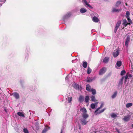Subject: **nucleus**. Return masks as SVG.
Returning <instances> with one entry per match:
<instances>
[{"label":"nucleus","mask_w":133,"mask_h":133,"mask_svg":"<svg viewBox=\"0 0 133 133\" xmlns=\"http://www.w3.org/2000/svg\"><path fill=\"white\" fill-rule=\"evenodd\" d=\"M89 117V115L87 114H82V118L80 119V122L82 125H85L88 123V121L87 119Z\"/></svg>","instance_id":"1"},{"label":"nucleus","mask_w":133,"mask_h":133,"mask_svg":"<svg viewBox=\"0 0 133 133\" xmlns=\"http://www.w3.org/2000/svg\"><path fill=\"white\" fill-rule=\"evenodd\" d=\"M119 50L116 49L114 50L113 53V56L115 58L117 57L119 54Z\"/></svg>","instance_id":"2"},{"label":"nucleus","mask_w":133,"mask_h":133,"mask_svg":"<svg viewBox=\"0 0 133 133\" xmlns=\"http://www.w3.org/2000/svg\"><path fill=\"white\" fill-rule=\"evenodd\" d=\"M130 37L129 36H128L127 37V38L126 39V41L125 42V45L127 47L128 46L129 43L130 41Z\"/></svg>","instance_id":"3"},{"label":"nucleus","mask_w":133,"mask_h":133,"mask_svg":"<svg viewBox=\"0 0 133 133\" xmlns=\"http://www.w3.org/2000/svg\"><path fill=\"white\" fill-rule=\"evenodd\" d=\"M106 68L105 67H103L99 71V75H101L104 74L105 72Z\"/></svg>","instance_id":"4"},{"label":"nucleus","mask_w":133,"mask_h":133,"mask_svg":"<svg viewBox=\"0 0 133 133\" xmlns=\"http://www.w3.org/2000/svg\"><path fill=\"white\" fill-rule=\"evenodd\" d=\"M91 100L94 102H96L95 104H97L98 103V102H97V100H96L95 98V96L92 95L91 96Z\"/></svg>","instance_id":"5"},{"label":"nucleus","mask_w":133,"mask_h":133,"mask_svg":"<svg viewBox=\"0 0 133 133\" xmlns=\"http://www.w3.org/2000/svg\"><path fill=\"white\" fill-rule=\"evenodd\" d=\"M12 95L16 99H18L19 98V94L18 93L16 92H14L12 94Z\"/></svg>","instance_id":"6"},{"label":"nucleus","mask_w":133,"mask_h":133,"mask_svg":"<svg viewBox=\"0 0 133 133\" xmlns=\"http://www.w3.org/2000/svg\"><path fill=\"white\" fill-rule=\"evenodd\" d=\"M109 58L108 57H105L103 60V62L104 63H107L108 62Z\"/></svg>","instance_id":"7"},{"label":"nucleus","mask_w":133,"mask_h":133,"mask_svg":"<svg viewBox=\"0 0 133 133\" xmlns=\"http://www.w3.org/2000/svg\"><path fill=\"white\" fill-rule=\"evenodd\" d=\"M80 110L82 112H83V114H87L86 113L87 112V110L84 107L83 108H81Z\"/></svg>","instance_id":"8"},{"label":"nucleus","mask_w":133,"mask_h":133,"mask_svg":"<svg viewBox=\"0 0 133 133\" xmlns=\"http://www.w3.org/2000/svg\"><path fill=\"white\" fill-rule=\"evenodd\" d=\"M121 10V9H117L116 8H112V12H119V11H120Z\"/></svg>","instance_id":"9"},{"label":"nucleus","mask_w":133,"mask_h":133,"mask_svg":"<svg viewBox=\"0 0 133 133\" xmlns=\"http://www.w3.org/2000/svg\"><path fill=\"white\" fill-rule=\"evenodd\" d=\"M84 97L82 95H80L79 98L78 100L80 102H82L84 100Z\"/></svg>","instance_id":"10"},{"label":"nucleus","mask_w":133,"mask_h":133,"mask_svg":"<svg viewBox=\"0 0 133 133\" xmlns=\"http://www.w3.org/2000/svg\"><path fill=\"white\" fill-rule=\"evenodd\" d=\"M130 119L129 116H125L123 118V120L127 122Z\"/></svg>","instance_id":"11"},{"label":"nucleus","mask_w":133,"mask_h":133,"mask_svg":"<svg viewBox=\"0 0 133 133\" xmlns=\"http://www.w3.org/2000/svg\"><path fill=\"white\" fill-rule=\"evenodd\" d=\"M93 21L95 22H97L99 21V19L96 16H94L92 18Z\"/></svg>","instance_id":"12"},{"label":"nucleus","mask_w":133,"mask_h":133,"mask_svg":"<svg viewBox=\"0 0 133 133\" xmlns=\"http://www.w3.org/2000/svg\"><path fill=\"white\" fill-rule=\"evenodd\" d=\"M105 110V108H104V109H102V110L101 111H99V110H98L97 112H94V113H95L96 114V115H97L98 114H100V113H102V112H103Z\"/></svg>","instance_id":"13"},{"label":"nucleus","mask_w":133,"mask_h":133,"mask_svg":"<svg viewBox=\"0 0 133 133\" xmlns=\"http://www.w3.org/2000/svg\"><path fill=\"white\" fill-rule=\"evenodd\" d=\"M83 2L84 3H85L86 5H87L90 8H92V6H91L88 3L87 1H83Z\"/></svg>","instance_id":"14"},{"label":"nucleus","mask_w":133,"mask_h":133,"mask_svg":"<svg viewBox=\"0 0 133 133\" xmlns=\"http://www.w3.org/2000/svg\"><path fill=\"white\" fill-rule=\"evenodd\" d=\"M128 76H129L130 77H131V75L128 72L127 73L126 75L125 76V82H126L127 81V80L128 79Z\"/></svg>","instance_id":"15"},{"label":"nucleus","mask_w":133,"mask_h":133,"mask_svg":"<svg viewBox=\"0 0 133 133\" xmlns=\"http://www.w3.org/2000/svg\"><path fill=\"white\" fill-rule=\"evenodd\" d=\"M123 23L122 24L124 26V27H126L127 25V21L126 19H124L123 20Z\"/></svg>","instance_id":"16"},{"label":"nucleus","mask_w":133,"mask_h":133,"mask_svg":"<svg viewBox=\"0 0 133 133\" xmlns=\"http://www.w3.org/2000/svg\"><path fill=\"white\" fill-rule=\"evenodd\" d=\"M86 90L88 91H91V90L90 89V86L89 84L87 85L86 86Z\"/></svg>","instance_id":"17"},{"label":"nucleus","mask_w":133,"mask_h":133,"mask_svg":"<svg viewBox=\"0 0 133 133\" xmlns=\"http://www.w3.org/2000/svg\"><path fill=\"white\" fill-rule=\"evenodd\" d=\"M87 63L85 61H83L82 64L84 68H86L87 67Z\"/></svg>","instance_id":"18"},{"label":"nucleus","mask_w":133,"mask_h":133,"mask_svg":"<svg viewBox=\"0 0 133 133\" xmlns=\"http://www.w3.org/2000/svg\"><path fill=\"white\" fill-rule=\"evenodd\" d=\"M87 10L86 9L84 8H82L80 10V12L81 13H84L87 11Z\"/></svg>","instance_id":"19"},{"label":"nucleus","mask_w":133,"mask_h":133,"mask_svg":"<svg viewBox=\"0 0 133 133\" xmlns=\"http://www.w3.org/2000/svg\"><path fill=\"white\" fill-rule=\"evenodd\" d=\"M117 91H116L114 92L113 94L111 96L112 98H115L116 97L117 95Z\"/></svg>","instance_id":"20"},{"label":"nucleus","mask_w":133,"mask_h":133,"mask_svg":"<svg viewBox=\"0 0 133 133\" xmlns=\"http://www.w3.org/2000/svg\"><path fill=\"white\" fill-rule=\"evenodd\" d=\"M121 23V21H118L117 22V23L116 25L115 26L119 28L120 25Z\"/></svg>","instance_id":"21"},{"label":"nucleus","mask_w":133,"mask_h":133,"mask_svg":"<svg viewBox=\"0 0 133 133\" xmlns=\"http://www.w3.org/2000/svg\"><path fill=\"white\" fill-rule=\"evenodd\" d=\"M116 65L118 67L122 65L121 62L119 61H117L116 63Z\"/></svg>","instance_id":"22"},{"label":"nucleus","mask_w":133,"mask_h":133,"mask_svg":"<svg viewBox=\"0 0 133 133\" xmlns=\"http://www.w3.org/2000/svg\"><path fill=\"white\" fill-rule=\"evenodd\" d=\"M103 104H101L100 106V107L98 108L95 111V112H97V111H98L102 107H103Z\"/></svg>","instance_id":"23"},{"label":"nucleus","mask_w":133,"mask_h":133,"mask_svg":"<svg viewBox=\"0 0 133 133\" xmlns=\"http://www.w3.org/2000/svg\"><path fill=\"white\" fill-rule=\"evenodd\" d=\"M91 91L92 92V94L93 95H94L96 93V90L95 89H91Z\"/></svg>","instance_id":"24"},{"label":"nucleus","mask_w":133,"mask_h":133,"mask_svg":"<svg viewBox=\"0 0 133 133\" xmlns=\"http://www.w3.org/2000/svg\"><path fill=\"white\" fill-rule=\"evenodd\" d=\"M132 105V103H127L126 105V107L127 108H129Z\"/></svg>","instance_id":"25"},{"label":"nucleus","mask_w":133,"mask_h":133,"mask_svg":"<svg viewBox=\"0 0 133 133\" xmlns=\"http://www.w3.org/2000/svg\"><path fill=\"white\" fill-rule=\"evenodd\" d=\"M130 15V13L128 11H127L126 12V17L127 18H128L130 17L129 15Z\"/></svg>","instance_id":"26"},{"label":"nucleus","mask_w":133,"mask_h":133,"mask_svg":"<svg viewBox=\"0 0 133 133\" xmlns=\"http://www.w3.org/2000/svg\"><path fill=\"white\" fill-rule=\"evenodd\" d=\"M17 115L20 116L24 117V115L22 114V113L21 112H18L17 113Z\"/></svg>","instance_id":"27"},{"label":"nucleus","mask_w":133,"mask_h":133,"mask_svg":"<svg viewBox=\"0 0 133 133\" xmlns=\"http://www.w3.org/2000/svg\"><path fill=\"white\" fill-rule=\"evenodd\" d=\"M85 101L86 103H87L89 101V96H85Z\"/></svg>","instance_id":"28"},{"label":"nucleus","mask_w":133,"mask_h":133,"mask_svg":"<svg viewBox=\"0 0 133 133\" xmlns=\"http://www.w3.org/2000/svg\"><path fill=\"white\" fill-rule=\"evenodd\" d=\"M91 69L89 67V66L88 67L87 69V73L88 74H90L91 73Z\"/></svg>","instance_id":"29"},{"label":"nucleus","mask_w":133,"mask_h":133,"mask_svg":"<svg viewBox=\"0 0 133 133\" xmlns=\"http://www.w3.org/2000/svg\"><path fill=\"white\" fill-rule=\"evenodd\" d=\"M90 106L91 108L92 109H94L95 108V105L94 103L91 104Z\"/></svg>","instance_id":"30"},{"label":"nucleus","mask_w":133,"mask_h":133,"mask_svg":"<svg viewBox=\"0 0 133 133\" xmlns=\"http://www.w3.org/2000/svg\"><path fill=\"white\" fill-rule=\"evenodd\" d=\"M121 3V2L120 1H117V2L116 3V7H118Z\"/></svg>","instance_id":"31"},{"label":"nucleus","mask_w":133,"mask_h":133,"mask_svg":"<svg viewBox=\"0 0 133 133\" xmlns=\"http://www.w3.org/2000/svg\"><path fill=\"white\" fill-rule=\"evenodd\" d=\"M111 117L112 118H115L117 117V116L116 114L113 113L111 115Z\"/></svg>","instance_id":"32"},{"label":"nucleus","mask_w":133,"mask_h":133,"mask_svg":"<svg viewBox=\"0 0 133 133\" xmlns=\"http://www.w3.org/2000/svg\"><path fill=\"white\" fill-rule=\"evenodd\" d=\"M72 100V97H68V100L69 103H70Z\"/></svg>","instance_id":"33"},{"label":"nucleus","mask_w":133,"mask_h":133,"mask_svg":"<svg viewBox=\"0 0 133 133\" xmlns=\"http://www.w3.org/2000/svg\"><path fill=\"white\" fill-rule=\"evenodd\" d=\"M126 73L125 71V70H123L121 71V75H123Z\"/></svg>","instance_id":"34"},{"label":"nucleus","mask_w":133,"mask_h":133,"mask_svg":"<svg viewBox=\"0 0 133 133\" xmlns=\"http://www.w3.org/2000/svg\"><path fill=\"white\" fill-rule=\"evenodd\" d=\"M23 131L25 133H29L28 130L26 128H24L23 129Z\"/></svg>","instance_id":"35"},{"label":"nucleus","mask_w":133,"mask_h":133,"mask_svg":"<svg viewBox=\"0 0 133 133\" xmlns=\"http://www.w3.org/2000/svg\"><path fill=\"white\" fill-rule=\"evenodd\" d=\"M47 129L45 128L42 130V133H45V132L47 131Z\"/></svg>","instance_id":"36"},{"label":"nucleus","mask_w":133,"mask_h":133,"mask_svg":"<svg viewBox=\"0 0 133 133\" xmlns=\"http://www.w3.org/2000/svg\"><path fill=\"white\" fill-rule=\"evenodd\" d=\"M118 28V27L115 26L114 30V32L115 33H116Z\"/></svg>","instance_id":"37"},{"label":"nucleus","mask_w":133,"mask_h":133,"mask_svg":"<svg viewBox=\"0 0 133 133\" xmlns=\"http://www.w3.org/2000/svg\"><path fill=\"white\" fill-rule=\"evenodd\" d=\"M92 79L91 78H90L89 79H87L86 81L87 82H92Z\"/></svg>","instance_id":"38"},{"label":"nucleus","mask_w":133,"mask_h":133,"mask_svg":"<svg viewBox=\"0 0 133 133\" xmlns=\"http://www.w3.org/2000/svg\"><path fill=\"white\" fill-rule=\"evenodd\" d=\"M129 22H131V23H132V22L131 21V20L130 19V18H127Z\"/></svg>","instance_id":"39"},{"label":"nucleus","mask_w":133,"mask_h":133,"mask_svg":"<svg viewBox=\"0 0 133 133\" xmlns=\"http://www.w3.org/2000/svg\"><path fill=\"white\" fill-rule=\"evenodd\" d=\"M75 89H79V85L78 84L75 85Z\"/></svg>","instance_id":"40"},{"label":"nucleus","mask_w":133,"mask_h":133,"mask_svg":"<svg viewBox=\"0 0 133 133\" xmlns=\"http://www.w3.org/2000/svg\"><path fill=\"white\" fill-rule=\"evenodd\" d=\"M122 81L120 80L119 82V83L118 84V85H122Z\"/></svg>","instance_id":"41"},{"label":"nucleus","mask_w":133,"mask_h":133,"mask_svg":"<svg viewBox=\"0 0 133 133\" xmlns=\"http://www.w3.org/2000/svg\"><path fill=\"white\" fill-rule=\"evenodd\" d=\"M132 23L131 22H129L127 23V25L128 24L129 25H131V24Z\"/></svg>","instance_id":"42"},{"label":"nucleus","mask_w":133,"mask_h":133,"mask_svg":"<svg viewBox=\"0 0 133 133\" xmlns=\"http://www.w3.org/2000/svg\"><path fill=\"white\" fill-rule=\"evenodd\" d=\"M123 77H122L120 80L123 82Z\"/></svg>","instance_id":"43"},{"label":"nucleus","mask_w":133,"mask_h":133,"mask_svg":"<svg viewBox=\"0 0 133 133\" xmlns=\"http://www.w3.org/2000/svg\"><path fill=\"white\" fill-rule=\"evenodd\" d=\"M4 110L5 111V112H7V111L6 110V108H5L4 109Z\"/></svg>","instance_id":"44"},{"label":"nucleus","mask_w":133,"mask_h":133,"mask_svg":"<svg viewBox=\"0 0 133 133\" xmlns=\"http://www.w3.org/2000/svg\"><path fill=\"white\" fill-rule=\"evenodd\" d=\"M60 133H63V130H61V131Z\"/></svg>","instance_id":"45"},{"label":"nucleus","mask_w":133,"mask_h":133,"mask_svg":"<svg viewBox=\"0 0 133 133\" xmlns=\"http://www.w3.org/2000/svg\"><path fill=\"white\" fill-rule=\"evenodd\" d=\"M79 129L80 130V129H81V126H79Z\"/></svg>","instance_id":"46"},{"label":"nucleus","mask_w":133,"mask_h":133,"mask_svg":"<svg viewBox=\"0 0 133 133\" xmlns=\"http://www.w3.org/2000/svg\"><path fill=\"white\" fill-rule=\"evenodd\" d=\"M117 131L118 132V133H120V132L117 130Z\"/></svg>","instance_id":"47"},{"label":"nucleus","mask_w":133,"mask_h":133,"mask_svg":"<svg viewBox=\"0 0 133 133\" xmlns=\"http://www.w3.org/2000/svg\"><path fill=\"white\" fill-rule=\"evenodd\" d=\"M125 3V4L126 5V6H127L128 5L127 4V3Z\"/></svg>","instance_id":"48"},{"label":"nucleus","mask_w":133,"mask_h":133,"mask_svg":"<svg viewBox=\"0 0 133 133\" xmlns=\"http://www.w3.org/2000/svg\"><path fill=\"white\" fill-rule=\"evenodd\" d=\"M132 128H133V124H132Z\"/></svg>","instance_id":"49"}]
</instances>
